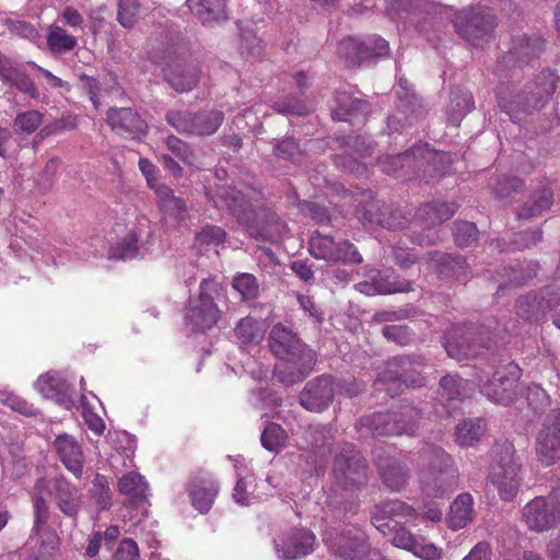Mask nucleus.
Returning <instances> with one entry per match:
<instances>
[{
  "label": "nucleus",
  "instance_id": "1",
  "mask_svg": "<svg viewBox=\"0 0 560 560\" xmlns=\"http://www.w3.org/2000/svg\"><path fill=\"white\" fill-rule=\"evenodd\" d=\"M268 342L270 351L279 361L275 375L282 384H296L314 370L316 353L292 328L281 323L276 324L269 332Z\"/></svg>",
  "mask_w": 560,
  "mask_h": 560
},
{
  "label": "nucleus",
  "instance_id": "2",
  "mask_svg": "<svg viewBox=\"0 0 560 560\" xmlns=\"http://www.w3.org/2000/svg\"><path fill=\"white\" fill-rule=\"evenodd\" d=\"M332 476L337 487L348 492V498L339 499L336 493L328 497L329 504L345 512L355 513L358 502L354 493L369 481V466L361 452L350 443L338 447L332 462Z\"/></svg>",
  "mask_w": 560,
  "mask_h": 560
},
{
  "label": "nucleus",
  "instance_id": "3",
  "mask_svg": "<svg viewBox=\"0 0 560 560\" xmlns=\"http://www.w3.org/2000/svg\"><path fill=\"white\" fill-rule=\"evenodd\" d=\"M418 472L421 491L431 498H443L457 487L458 470L452 457L440 446L427 444L419 452Z\"/></svg>",
  "mask_w": 560,
  "mask_h": 560
},
{
  "label": "nucleus",
  "instance_id": "4",
  "mask_svg": "<svg viewBox=\"0 0 560 560\" xmlns=\"http://www.w3.org/2000/svg\"><path fill=\"white\" fill-rule=\"evenodd\" d=\"M148 56L151 61L164 65L166 82L178 93L191 91L199 81V70L194 65L175 62L178 47L171 42L168 35L149 39Z\"/></svg>",
  "mask_w": 560,
  "mask_h": 560
},
{
  "label": "nucleus",
  "instance_id": "5",
  "mask_svg": "<svg viewBox=\"0 0 560 560\" xmlns=\"http://www.w3.org/2000/svg\"><path fill=\"white\" fill-rule=\"evenodd\" d=\"M521 467L511 443L504 442L495 446L488 482L495 488L502 501L511 502L515 499L522 482Z\"/></svg>",
  "mask_w": 560,
  "mask_h": 560
},
{
  "label": "nucleus",
  "instance_id": "6",
  "mask_svg": "<svg viewBox=\"0 0 560 560\" xmlns=\"http://www.w3.org/2000/svg\"><path fill=\"white\" fill-rule=\"evenodd\" d=\"M422 411L413 406H404L398 411L374 412L363 416L359 422V430L374 436L413 435L418 429L417 421Z\"/></svg>",
  "mask_w": 560,
  "mask_h": 560
},
{
  "label": "nucleus",
  "instance_id": "7",
  "mask_svg": "<svg viewBox=\"0 0 560 560\" xmlns=\"http://www.w3.org/2000/svg\"><path fill=\"white\" fill-rule=\"evenodd\" d=\"M443 346L448 357L456 360L470 359L488 349L492 342V331L483 325L460 324L446 330Z\"/></svg>",
  "mask_w": 560,
  "mask_h": 560
},
{
  "label": "nucleus",
  "instance_id": "8",
  "mask_svg": "<svg viewBox=\"0 0 560 560\" xmlns=\"http://www.w3.org/2000/svg\"><path fill=\"white\" fill-rule=\"evenodd\" d=\"M223 292L222 285L215 278L203 279L199 284V293L190 298L186 308L185 319L194 330H206L212 328L221 316L217 301Z\"/></svg>",
  "mask_w": 560,
  "mask_h": 560
},
{
  "label": "nucleus",
  "instance_id": "9",
  "mask_svg": "<svg viewBox=\"0 0 560 560\" xmlns=\"http://www.w3.org/2000/svg\"><path fill=\"white\" fill-rule=\"evenodd\" d=\"M206 196L217 209H226L237 223L248 228L254 222L257 205L261 199V194L250 190L247 194L231 185L218 186L214 190H207Z\"/></svg>",
  "mask_w": 560,
  "mask_h": 560
},
{
  "label": "nucleus",
  "instance_id": "10",
  "mask_svg": "<svg viewBox=\"0 0 560 560\" xmlns=\"http://www.w3.org/2000/svg\"><path fill=\"white\" fill-rule=\"evenodd\" d=\"M425 364V358L421 354L398 355L389 360L385 369L378 374L375 385L384 389L392 396V385L397 389L402 385L406 387H422L425 385V378L415 366Z\"/></svg>",
  "mask_w": 560,
  "mask_h": 560
},
{
  "label": "nucleus",
  "instance_id": "11",
  "mask_svg": "<svg viewBox=\"0 0 560 560\" xmlns=\"http://www.w3.org/2000/svg\"><path fill=\"white\" fill-rule=\"evenodd\" d=\"M456 33L470 43L479 46L487 42L497 26V18L491 9L472 7L460 10L453 20Z\"/></svg>",
  "mask_w": 560,
  "mask_h": 560
},
{
  "label": "nucleus",
  "instance_id": "12",
  "mask_svg": "<svg viewBox=\"0 0 560 560\" xmlns=\"http://www.w3.org/2000/svg\"><path fill=\"white\" fill-rule=\"evenodd\" d=\"M545 49V43L540 37L526 35L515 37L513 47L499 59L494 67V75L502 82L512 78L524 65L539 58Z\"/></svg>",
  "mask_w": 560,
  "mask_h": 560
},
{
  "label": "nucleus",
  "instance_id": "13",
  "mask_svg": "<svg viewBox=\"0 0 560 560\" xmlns=\"http://www.w3.org/2000/svg\"><path fill=\"white\" fill-rule=\"evenodd\" d=\"M489 373L480 375L479 386L481 392L493 402L508 406L512 404L518 395V380L521 369L514 362H509L498 368L492 377Z\"/></svg>",
  "mask_w": 560,
  "mask_h": 560
},
{
  "label": "nucleus",
  "instance_id": "14",
  "mask_svg": "<svg viewBox=\"0 0 560 560\" xmlns=\"http://www.w3.org/2000/svg\"><path fill=\"white\" fill-rule=\"evenodd\" d=\"M521 521L537 534L552 530L560 524V502L551 495H537L522 508Z\"/></svg>",
  "mask_w": 560,
  "mask_h": 560
},
{
  "label": "nucleus",
  "instance_id": "15",
  "mask_svg": "<svg viewBox=\"0 0 560 560\" xmlns=\"http://www.w3.org/2000/svg\"><path fill=\"white\" fill-rule=\"evenodd\" d=\"M308 250L316 259L357 265L363 261L358 248L347 240L336 242L328 234L315 231L308 241Z\"/></svg>",
  "mask_w": 560,
  "mask_h": 560
},
{
  "label": "nucleus",
  "instance_id": "16",
  "mask_svg": "<svg viewBox=\"0 0 560 560\" xmlns=\"http://www.w3.org/2000/svg\"><path fill=\"white\" fill-rule=\"evenodd\" d=\"M457 209L458 205L455 202L432 201L421 206L416 212V220L423 226L429 228V232L425 234H416L413 232L410 236L411 242L420 246L434 245L439 240V235L436 231H432L430 228L450 220Z\"/></svg>",
  "mask_w": 560,
  "mask_h": 560
},
{
  "label": "nucleus",
  "instance_id": "17",
  "mask_svg": "<svg viewBox=\"0 0 560 560\" xmlns=\"http://www.w3.org/2000/svg\"><path fill=\"white\" fill-rule=\"evenodd\" d=\"M536 454L545 466L560 458V409L552 408L547 415L537 436Z\"/></svg>",
  "mask_w": 560,
  "mask_h": 560
},
{
  "label": "nucleus",
  "instance_id": "18",
  "mask_svg": "<svg viewBox=\"0 0 560 560\" xmlns=\"http://www.w3.org/2000/svg\"><path fill=\"white\" fill-rule=\"evenodd\" d=\"M106 120L112 130L124 138L139 140L149 131L147 121L130 107H110Z\"/></svg>",
  "mask_w": 560,
  "mask_h": 560
},
{
  "label": "nucleus",
  "instance_id": "19",
  "mask_svg": "<svg viewBox=\"0 0 560 560\" xmlns=\"http://www.w3.org/2000/svg\"><path fill=\"white\" fill-rule=\"evenodd\" d=\"M335 397L334 378L323 374L308 381L299 396L300 405L312 412L328 409Z\"/></svg>",
  "mask_w": 560,
  "mask_h": 560
},
{
  "label": "nucleus",
  "instance_id": "20",
  "mask_svg": "<svg viewBox=\"0 0 560 560\" xmlns=\"http://www.w3.org/2000/svg\"><path fill=\"white\" fill-rule=\"evenodd\" d=\"M247 230L257 240L277 242L288 232L285 222L269 207L257 205L254 222Z\"/></svg>",
  "mask_w": 560,
  "mask_h": 560
},
{
  "label": "nucleus",
  "instance_id": "21",
  "mask_svg": "<svg viewBox=\"0 0 560 560\" xmlns=\"http://www.w3.org/2000/svg\"><path fill=\"white\" fill-rule=\"evenodd\" d=\"M187 491L192 506L201 514H206L219 494L220 485L209 472L198 471L191 477Z\"/></svg>",
  "mask_w": 560,
  "mask_h": 560
},
{
  "label": "nucleus",
  "instance_id": "22",
  "mask_svg": "<svg viewBox=\"0 0 560 560\" xmlns=\"http://www.w3.org/2000/svg\"><path fill=\"white\" fill-rule=\"evenodd\" d=\"M334 553L345 560H363L369 555L366 537L360 529H346L327 540Z\"/></svg>",
  "mask_w": 560,
  "mask_h": 560
},
{
  "label": "nucleus",
  "instance_id": "23",
  "mask_svg": "<svg viewBox=\"0 0 560 560\" xmlns=\"http://www.w3.org/2000/svg\"><path fill=\"white\" fill-rule=\"evenodd\" d=\"M52 492L58 509L77 525L78 515L83 506L80 489L60 475L52 480Z\"/></svg>",
  "mask_w": 560,
  "mask_h": 560
},
{
  "label": "nucleus",
  "instance_id": "24",
  "mask_svg": "<svg viewBox=\"0 0 560 560\" xmlns=\"http://www.w3.org/2000/svg\"><path fill=\"white\" fill-rule=\"evenodd\" d=\"M375 463L383 485L393 492L401 491L410 478V469L398 457L377 454Z\"/></svg>",
  "mask_w": 560,
  "mask_h": 560
},
{
  "label": "nucleus",
  "instance_id": "25",
  "mask_svg": "<svg viewBox=\"0 0 560 560\" xmlns=\"http://www.w3.org/2000/svg\"><path fill=\"white\" fill-rule=\"evenodd\" d=\"M315 535L306 528H296L288 533L281 542L276 545L278 553L283 560H295L314 551Z\"/></svg>",
  "mask_w": 560,
  "mask_h": 560
},
{
  "label": "nucleus",
  "instance_id": "26",
  "mask_svg": "<svg viewBox=\"0 0 560 560\" xmlns=\"http://www.w3.org/2000/svg\"><path fill=\"white\" fill-rule=\"evenodd\" d=\"M55 450L63 466L77 478L83 475L84 453L81 444L70 434L57 435L54 441Z\"/></svg>",
  "mask_w": 560,
  "mask_h": 560
},
{
  "label": "nucleus",
  "instance_id": "27",
  "mask_svg": "<svg viewBox=\"0 0 560 560\" xmlns=\"http://www.w3.org/2000/svg\"><path fill=\"white\" fill-rule=\"evenodd\" d=\"M152 235L151 222L145 217L137 220L135 229L130 230L120 241L110 247L109 256L115 259H135L139 256V241Z\"/></svg>",
  "mask_w": 560,
  "mask_h": 560
},
{
  "label": "nucleus",
  "instance_id": "28",
  "mask_svg": "<svg viewBox=\"0 0 560 560\" xmlns=\"http://www.w3.org/2000/svg\"><path fill=\"white\" fill-rule=\"evenodd\" d=\"M70 384L57 372H49L38 377L35 388L45 398L54 399L65 409L70 410L74 406V400L70 394Z\"/></svg>",
  "mask_w": 560,
  "mask_h": 560
},
{
  "label": "nucleus",
  "instance_id": "29",
  "mask_svg": "<svg viewBox=\"0 0 560 560\" xmlns=\"http://www.w3.org/2000/svg\"><path fill=\"white\" fill-rule=\"evenodd\" d=\"M553 203V189L549 180L540 182L517 212L520 219H533L548 211Z\"/></svg>",
  "mask_w": 560,
  "mask_h": 560
},
{
  "label": "nucleus",
  "instance_id": "30",
  "mask_svg": "<svg viewBox=\"0 0 560 560\" xmlns=\"http://www.w3.org/2000/svg\"><path fill=\"white\" fill-rule=\"evenodd\" d=\"M190 12L203 25H214L229 19L226 0H186Z\"/></svg>",
  "mask_w": 560,
  "mask_h": 560
},
{
  "label": "nucleus",
  "instance_id": "31",
  "mask_svg": "<svg viewBox=\"0 0 560 560\" xmlns=\"http://www.w3.org/2000/svg\"><path fill=\"white\" fill-rule=\"evenodd\" d=\"M336 107L331 110L334 120L347 121L349 117H357L369 110L366 101L354 97L346 91H338L335 96Z\"/></svg>",
  "mask_w": 560,
  "mask_h": 560
},
{
  "label": "nucleus",
  "instance_id": "32",
  "mask_svg": "<svg viewBox=\"0 0 560 560\" xmlns=\"http://www.w3.org/2000/svg\"><path fill=\"white\" fill-rule=\"evenodd\" d=\"M474 498L468 492L456 497L450 506L448 524L453 530L465 528L474 521Z\"/></svg>",
  "mask_w": 560,
  "mask_h": 560
},
{
  "label": "nucleus",
  "instance_id": "33",
  "mask_svg": "<svg viewBox=\"0 0 560 560\" xmlns=\"http://www.w3.org/2000/svg\"><path fill=\"white\" fill-rule=\"evenodd\" d=\"M472 392L469 381L459 377L457 374H447L440 381L439 397L447 401L463 400Z\"/></svg>",
  "mask_w": 560,
  "mask_h": 560
},
{
  "label": "nucleus",
  "instance_id": "34",
  "mask_svg": "<svg viewBox=\"0 0 560 560\" xmlns=\"http://www.w3.org/2000/svg\"><path fill=\"white\" fill-rule=\"evenodd\" d=\"M234 334L242 347L256 346L265 336V325L252 316L241 318L234 328Z\"/></svg>",
  "mask_w": 560,
  "mask_h": 560
},
{
  "label": "nucleus",
  "instance_id": "35",
  "mask_svg": "<svg viewBox=\"0 0 560 560\" xmlns=\"http://www.w3.org/2000/svg\"><path fill=\"white\" fill-rule=\"evenodd\" d=\"M429 259L439 267V272L452 276L456 279L465 278L467 260L462 255H453L442 252L428 253Z\"/></svg>",
  "mask_w": 560,
  "mask_h": 560
},
{
  "label": "nucleus",
  "instance_id": "36",
  "mask_svg": "<svg viewBox=\"0 0 560 560\" xmlns=\"http://www.w3.org/2000/svg\"><path fill=\"white\" fill-rule=\"evenodd\" d=\"M118 491L133 504H140L147 500L148 485L140 474L128 472L118 480Z\"/></svg>",
  "mask_w": 560,
  "mask_h": 560
},
{
  "label": "nucleus",
  "instance_id": "37",
  "mask_svg": "<svg viewBox=\"0 0 560 560\" xmlns=\"http://www.w3.org/2000/svg\"><path fill=\"white\" fill-rule=\"evenodd\" d=\"M224 115L219 110L192 113L190 135L209 136L222 125Z\"/></svg>",
  "mask_w": 560,
  "mask_h": 560
},
{
  "label": "nucleus",
  "instance_id": "38",
  "mask_svg": "<svg viewBox=\"0 0 560 560\" xmlns=\"http://www.w3.org/2000/svg\"><path fill=\"white\" fill-rule=\"evenodd\" d=\"M364 40L348 37L338 45V55L345 60L347 67H355L368 61Z\"/></svg>",
  "mask_w": 560,
  "mask_h": 560
},
{
  "label": "nucleus",
  "instance_id": "39",
  "mask_svg": "<svg viewBox=\"0 0 560 560\" xmlns=\"http://www.w3.org/2000/svg\"><path fill=\"white\" fill-rule=\"evenodd\" d=\"M486 431L483 419H466L456 427V442L462 446H471L480 440Z\"/></svg>",
  "mask_w": 560,
  "mask_h": 560
},
{
  "label": "nucleus",
  "instance_id": "40",
  "mask_svg": "<svg viewBox=\"0 0 560 560\" xmlns=\"http://www.w3.org/2000/svg\"><path fill=\"white\" fill-rule=\"evenodd\" d=\"M474 105L472 95L469 92H452L451 101L446 108L447 121L457 126L472 110Z\"/></svg>",
  "mask_w": 560,
  "mask_h": 560
},
{
  "label": "nucleus",
  "instance_id": "41",
  "mask_svg": "<svg viewBox=\"0 0 560 560\" xmlns=\"http://www.w3.org/2000/svg\"><path fill=\"white\" fill-rule=\"evenodd\" d=\"M334 440V430L329 425L310 427L306 432L307 443L311 445L314 453L322 456L330 452Z\"/></svg>",
  "mask_w": 560,
  "mask_h": 560
},
{
  "label": "nucleus",
  "instance_id": "42",
  "mask_svg": "<svg viewBox=\"0 0 560 560\" xmlns=\"http://www.w3.org/2000/svg\"><path fill=\"white\" fill-rule=\"evenodd\" d=\"M154 192L158 197V205L164 213L175 218H182L187 211L186 202L182 198L175 196L173 189L168 186L163 185L161 187H156Z\"/></svg>",
  "mask_w": 560,
  "mask_h": 560
},
{
  "label": "nucleus",
  "instance_id": "43",
  "mask_svg": "<svg viewBox=\"0 0 560 560\" xmlns=\"http://www.w3.org/2000/svg\"><path fill=\"white\" fill-rule=\"evenodd\" d=\"M49 50L52 54H65L73 50L78 40L74 36L68 34L62 27L51 25L46 36Z\"/></svg>",
  "mask_w": 560,
  "mask_h": 560
},
{
  "label": "nucleus",
  "instance_id": "44",
  "mask_svg": "<svg viewBox=\"0 0 560 560\" xmlns=\"http://www.w3.org/2000/svg\"><path fill=\"white\" fill-rule=\"evenodd\" d=\"M516 313L520 317L536 322L544 317L542 301L539 294H525L516 302Z\"/></svg>",
  "mask_w": 560,
  "mask_h": 560
},
{
  "label": "nucleus",
  "instance_id": "45",
  "mask_svg": "<svg viewBox=\"0 0 560 560\" xmlns=\"http://www.w3.org/2000/svg\"><path fill=\"white\" fill-rule=\"evenodd\" d=\"M385 202H381L378 200H372L364 205H360L355 210V215L362 224L375 228L382 226V218L384 215L383 210H385Z\"/></svg>",
  "mask_w": 560,
  "mask_h": 560
},
{
  "label": "nucleus",
  "instance_id": "46",
  "mask_svg": "<svg viewBox=\"0 0 560 560\" xmlns=\"http://www.w3.org/2000/svg\"><path fill=\"white\" fill-rule=\"evenodd\" d=\"M287 438V433L280 424L270 422L262 430L260 442L264 448L277 453L284 447Z\"/></svg>",
  "mask_w": 560,
  "mask_h": 560
},
{
  "label": "nucleus",
  "instance_id": "47",
  "mask_svg": "<svg viewBox=\"0 0 560 560\" xmlns=\"http://www.w3.org/2000/svg\"><path fill=\"white\" fill-rule=\"evenodd\" d=\"M491 186L497 199L506 200L522 191L524 182L516 176H498Z\"/></svg>",
  "mask_w": 560,
  "mask_h": 560
},
{
  "label": "nucleus",
  "instance_id": "48",
  "mask_svg": "<svg viewBox=\"0 0 560 560\" xmlns=\"http://www.w3.org/2000/svg\"><path fill=\"white\" fill-rule=\"evenodd\" d=\"M381 512L383 515L387 516L389 520H393L395 525L397 526L401 520H411L417 517V511L408 505L407 503L400 500L386 501L381 505Z\"/></svg>",
  "mask_w": 560,
  "mask_h": 560
},
{
  "label": "nucleus",
  "instance_id": "49",
  "mask_svg": "<svg viewBox=\"0 0 560 560\" xmlns=\"http://www.w3.org/2000/svg\"><path fill=\"white\" fill-rule=\"evenodd\" d=\"M92 499L96 502L100 510H107L112 505V491L108 480L104 475L96 474L90 489Z\"/></svg>",
  "mask_w": 560,
  "mask_h": 560
},
{
  "label": "nucleus",
  "instance_id": "50",
  "mask_svg": "<svg viewBox=\"0 0 560 560\" xmlns=\"http://www.w3.org/2000/svg\"><path fill=\"white\" fill-rule=\"evenodd\" d=\"M240 51L247 59H257L264 51L262 40L254 31L243 30L241 33Z\"/></svg>",
  "mask_w": 560,
  "mask_h": 560
},
{
  "label": "nucleus",
  "instance_id": "51",
  "mask_svg": "<svg viewBox=\"0 0 560 560\" xmlns=\"http://www.w3.org/2000/svg\"><path fill=\"white\" fill-rule=\"evenodd\" d=\"M455 243L460 247H468L477 243L479 231L475 223L456 221L453 226Z\"/></svg>",
  "mask_w": 560,
  "mask_h": 560
},
{
  "label": "nucleus",
  "instance_id": "52",
  "mask_svg": "<svg viewBox=\"0 0 560 560\" xmlns=\"http://www.w3.org/2000/svg\"><path fill=\"white\" fill-rule=\"evenodd\" d=\"M273 108L284 115L304 116L310 112V105L302 96H287L276 102Z\"/></svg>",
  "mask_w": 560,
  "mask_h": 560
},
{
  "label": "nucleus",
  "instance_id": "53",
  "mask_svg": "<svg viewBox=\"0 0 560 560\" xmlns=\"http://www.w3.org/2000/svg\"><path fill=\"white\" fill-rule=\"evenodd\" d=\"M225 231L217 225H205L195 236V243L200 247L218 246L225 241Z\"/></svg>",
  "mask_w": 560,
  "mask_h": 560
},
{
  "label": "nucleus",
  "instance_id": "54",
  "mask_svg": "<svg viewBox=\"0 0 560 560\" xmlns=\"http://www.w3.org/2000/svg\"><path fill=\"white\" fill-rule=\"evenodd\" d=\"M232 285L240 292L243 300L250 301L258 296L259 284L252 273H241L234 277Z\"/></svg>",
  "mask_w": 560,
  "mask_h": 560
},
{
  "label": "nucleus",
  "instance_id": "55",
  "mask_svg": "<svg viewBox=\"0 0 560 560\" xmlns=\"http://www.w3.org/2000/svg\"><path fill=\"white\" fill-rule=\"evenodd\" d=\"M3 24L11 35L34 42L39 37V33L34 24L24 20L5 19Z\"/></svg>",
  "mask_w": 560,
  "mask_h": 560
},
{
  "label": "nucleus",
  "instance_id": "56",
  "mask_svg": "<svg viewBox=\"0 0 560 560\" xmlns=\"http://www.w3.org/2000/svg\"><path fill=\"white\" fill-rule=\"evenodd\" d=\"M43 115L38 110H26L16 115L14 128L21 133L31 135L42 124Z\"/></svg>",
  "mask_w": 560,
  "mask_h": 560
},
{
  "label": "nucleus",
  "instance_id": "57",
  "mask_svg": "<svg viewBox=\"0 0 560 560\" xmlns=\"http://www.w3.org/2000/svg\"><path fill=\"white\" fill-rule=\"evenodd\" d=\"M140 4L137 0H118L117 21L125 28H131L137 20Z\"/></svg>",
  "mask_w": 560,
  "mask_h": 560
},
{
  "label": "nucleus",
  "instance_id": "58",
  "mask_svg": "<svg viewBox=\"0 0 560 560\" xmlns=\"http://www.w3.org/2000/svg\"><path fill=\"white\" fill-rule=\"evenodd\" d=\"M398 10L413 15L436 13L438 4L429 0H397Z\"/></svg>",
  "mask_w": 560,
  "mask_h": 560
},
{
  "label": "nucleus",
  "instance_id": "59",
  "mask_svg": "<svg viewBox=\"0 0 560 560\" xmlns=\"http://www.w3.org/2000/svg\"><path fill=\"white\" fill-rule=\"evenodd\" d=\"M273 154L279 160L295 163L302 155V151L294 138H287L273 147Z\"/></svg>",
  "mask_w": 560,
  "mask_h": 560
},
{
  "label": "nucleus",
  "instance_id": "60",
  "mask_svg": "<svg viewBox=\"0 0 560 560\" xmlns=\"http://www.w3.org/2000/svg\"><path fill=\"white\" fill-rule=\"evenodd\" d=\"M382 335L388 341L400 346H407L411 343L415 338V334L406 325H386L382 328Z\"/></svg>",
  "mask_w": 560,
  "mask_h": 560
},
{
  "label": "nucleus",
  "instance_id": "61",
  "mask_svg": "<svg viewBox=\"0 0 560 560\" xmlns=\"http://www.w3.org/2000/svg\"><path fill=\"white\" fill-rule=\"evenodd\" d=\"M382 226L388 230H402L408 226L409 219L405 215L401 209L394 208L386 205L383 210Z\"/></svg>",
  "mask_w": 560,
  "mask_h": 560
},
{
  "label": "nucleus",
  "instance_id": "62",
  "mask_svg": "<svg viewBox=\"0 0 560 560\" xmlns=\"http://www.w3.org/2000/svg\"><path fill=\"white\" fill-rule=\"evenodd\" d=\"M192 112L171 109L165 115L170 126L180 133L190 135Z\"/></svg>",
  "mask_w": 560,
  "mask_h": 560
},
{
  "label": "nucleus",
  "instance_id": "63",
  "mask_svg": "<svg viewBox=\"0 0 560 560\" xmlns=\"http://www.w3.org/2000/svg\"><path fill=\"white\" fill-rule=\"evenodd\" d=\"M376 294H392L397 292L412 291V283L410 281H390L387 278L378 275L373 278Z\"/></svg>",
  "mask_w": 560,
  "mask_h": 560
},
{
  "label": "nucleus",
  "instance_id": "64",
  "mask_svg": "<svg viewBox=\"0 0 560 560\" xmlns=\"http://www.w3.org/2000/svg\"><path fill=\"white\" fill-rule=\"evenodd\" d=\"M416 156V150H408L405 153H400L393 156H387L382 160V171L386 174L395 175L400 167H405L411 159Z\"/></svg>",
  "mask_w": 560,
  "mask_h": 560
}]
</instances>
